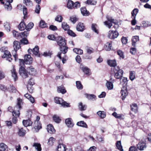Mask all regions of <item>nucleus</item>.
Wrapping results in <instances>:
<instances>
[{
  "mask_svg": "<svg viewBox=\"0 0 151 151\" xmlns=\"http://www.w3.org/2000/svg\"><path fill=\"white\" fill-rule=\"evenodd\" d=\"M112 70L114 73V77L116 79H120L121 80L123 76V70L120 69L118 66L113 68Z\"/></svg>",
  "mask_w": 151,
  "mask_h": 151,
  "instance_id": "nucleus-1",
  "label": "nucleus"
},
{
  "mask_svg": "<svg viewBox=\"0 0 151 151\" xmlns=\"http://www.w3.org/2000/svg\"><path fill=\"white\" fill-rule=\"evenodd\" d=\"M20 42L17 41H15L13 42V47L14 50L12 51V53L13 55L15 60L16 61L17 58V51L21 48Z\"/></svg>",
  "mask_w": 151,
  "mask_h": 151,
  "instance_id": "nucleus-2",
  "label": "nucleus"
},
{
  "mask_svg": "<svg viewBox=\"0 0 151 151\" xmlns=\"http://www.w3.org/2000/svg\"><path fill=\"white\" fill-rule=\"evenodd\" d=\"M17 100V104L15 106L14 111L13 112V116L19 117L20 114L19 110L21 109V104L22 102V100L20 98H18Z\"/></svg>",
  "mask_w": 151,
  "mask_h": 151,
  "instance_id": "nucleus-3",
  "label": "nucleus"
},
{
  "mask_svg": "<svg viewBox=\"0 0 151 151\" xmlns=\"http://www.w3.org/2000/svg\"><path fill=\"white\" fill-rule=\"evenodd\" d=\"M19 74L24 78H26L28 77V74L27 72V69L23 66L20 67L19 69Z\"/></svg>",
  "mask_w": 151,
  "mask_h": 151,
  "instance_id": "nucleus-4",
  "label": "nucleus"
},
{
  "mask_svg": "<svg viewBox=\"0 0 151 151\" xmlns=\"http://www.w3.org/2000/svg\"><path fill=\"white\" fill-rule=\"evenodd\" d=\"M68 47L66 45L63 46L59 47V49L60 52H59L57 56L60 59L62 58L61 55L62 53L65 54H66L68 50Z\"/></svg>",
  "mask_w": 151,
  "mask_h": 151,
  "instance_id": "nucleus-5",
  "label": "nucleus"
},
{
  "mask_svg": "<svg viewBox=\"0 0 151 151\" xmlns=\"http://www.w3.org/2000/svg\"><path fill=\"white\" fill-rule=\"evenodd\" d=\"M56 41L58 45L61 47L63 46L66 45V41L65 38L61 36H58L57 37Z\"/></svg>",
  "mask_w": 151,
  "mask_h": 151,
  "instance_id": "nucleus-6",
  "label": "nucleus"
},
{
  "mask_svg": "<svg viewBox=\"0 0 151 151\" xmlns=\"http://www.w3.org/2000/svg\"><path fill=\"white\" fill-rule=\"evenodd\" d=\"M119 35L118 32L116 31L110 30L109 32L108 37L110 39H114L117 37Z\"/></svg>",
  "mask_w": 151,
  "mask_h": 151,
  "instance_id": "nucleus-7",
  "label": "nucleus"
},
{
  "mask_svg": "<svg viewBox=\"0 0 151 151\" xmlns=\"http://www.w3.org/2000/svg\"><path fill=\"white\" fill-rule=\"evenodd\" d=\"M12 56L10 52L8 51H5L4 55L2 56L3 58H6V60L9 62H11L12 60L11 58Z\"/></svg>",
  "mask_w": 151,
  "mask_h": 151,
  "instance_id": "nucleus-8",
  "label": "nucleus"
},
{
  "mask_svg": "<svg viewBox=\"0 0 151 151\" xmlns=\"http://www.w3.org/2000/svg\"><path fill=\"white\" fill-rule=\"evenodd\" d=\"M28 74L32 76H35L37 74V72L32 66H30L27 68Z\"/></svg>",
  "mask_w": 151,
  "mask_h": 151,
  "instance_id": "nucleus-9",
  "label": "nucleus"
},
{
  "mask_svg": "<svg viewBox=\"0 0 151 151\" xmlns=\"http://www.w3.org/2000/svg\"><path fill=\"white\" fill-rule=\"evenodd\" d=\"M24 57L25 64H30L32 63V58L30 55H25Z\"/></svg>",
  "mask_w": 151,
  "mask_h": 151,
  "instance_id": "nucleus-10",
  "label": "nucleus"
},
{
  "mask_svg": "<svg viewBox=\"0 0 151 151\" xmlns=\"http://www.w3.org/2000/svg\"><path fill=\"white\" fill-rule=\"evenodd\" d=\"M65 123L67 127L69 128H72L74 125L73 121L71 118L66 119L65 120Z\"/></svg>",
  "mask_w": 151,
  "mask_h": 151,
  "instance_id": "nucleus-11",
  "label": "nucleus"
},
{
  "mask_svg": "<svg viewBox=\"0 0 151 151\" xmlns=\"http://www.w3.org/2000/svg\"><path fill=\"white\" fill-rule=\"evenodd\" d=\"M138 149L140 150H143L146 148V145L144 141L140 142L137 145Z\"/></svg>",
  "mask_w": 151,
  "mask_h": 151,
  "instance_id": "nucleus-12",
  "label": "nucleus"
},
{
  "mask_svg": "<svg viewBox=\"0 0 151 151\" xmlns=\"http://www.w3.org/2000/svg\"><path fill=\"white\" fill-rule=\"evenodd\" d=\"M34 127L36 132H37L42 128L41 124L40 121H35Z\"/></svg>",
  "mask_w": 151,
  "mask_h": 151,
  "instance_id": "nucleus-13",
  "label": "nucleus"
},
{
  "mask_svg": "<svg viewBox=\"0 0 151 151\" xmlns=\"http://www.w3.org/2000/svg\"><path fill=\"white\" fill-rule=\"evenodd\" d=\"M32 52L33 54L38 57H40L42 56L39 53V48L38 46L36 45L32 50Z\"/></svg>",
  "mask_w": 151,
  "mask_h": 151,
  "instance_id": "nucleus-14",
  "label": "nucleus"
},
{
  "mask_svg": "<svg viewBox=\"0 0 151 151\" xmlns=\"http://www.w3.org/2000/svg\"><path fill=\"white\" fill-rule=\"evenodd\" d=\"M47 129L48 132L50 134L54 133L55 132L53 125L51 124L47 126Z\"/></svg>",
  "mask_w": 151,
  "mask_h": 151,
  "instance_id": "nucleus-15",
  "label": "nucleus"
},
{
  "mask_svg": "<svg viewBox=\"0 0 151 151\" xmlns=\"http://www.w3.org/2000/svg\"><path fill=\"white\" fill-rule=\"evenodd\" d=\"M76 29L80 32H83L85 29V26L83 23L79 22L78 23L76 26Z\"/></svg>",
  "mask_w": 151,
  "mask_h": 151,
  "instance_id": "nucleus-16",
  "label": "nucleus"
},
{
  "mask_svg": "<svg viewBox=\"0 0 151 151\" xmlns=\"http://www.w3.org/2000/svg\"><path fill=\"white\" fill-rule=\"evenodd\" d=\"M81 13L84 16H88L90 14V12L87 11L85 7H83L81 8Z\"/></svg>",
  "mask_w": 151,
  "mask_h": 151,
  "instance_id": "nucleus-17",
  "label": "nucleus"
},
{
  "mask_svg": "<svg viewBox=\"0 0 151 151\" xmlns=\"http://www.w3.org/2000/svg\"><path fill=\"white\" fill-rule=\"evenodd\" d=\"M23 125L25 127L31 126L32 123L30 119L24 120L22 122Z\"/></svg>",
  "mask_w": 151,
  "mask_h": 151,
  "instance_id": "nucleus-18",
  "label": "nucleus"
},
{
  "mask_svg": "<svg viewBox=\"0 0 151 151\" xmlns=\"http://www.w3.org/2000/svg\"><path fill=\"white\" fill-rule=\"evenodd\" d=\"M11 71L12 74V76L14 78V81H16L17 80L18 77L17 73L14 67L13 68L12 70H11Z\"/></svg>",
  "mask_w": 151,
  "mask_h": 151,
  "instance_id": "nucleus-19",
  "label": "nucleus"
},
{
  "mask_svg": "<svg viewBox=\"0 0 151 151\" xmlns=\"http://www.w3.org/2000/svg\"><path fill=\"white\" fill-rule=\"evenodd\" d=\"M76 125L78 126L83 128H88V126L83 121H81L77 122Z\"/></svg>",
  "mask_w": 151,
  "mask_h": 151,
  "instance_id": "nucleus-20",
  "label": "nucleus"
},
{
  "mask_svg": "<svg viewBox=\"0 0 151 151\" xmlns=\"http://www.w3.org/2000/svg\"><path fill=\"white\" fill-rule=\"evenodd\" d=\"M85 95L86 98L89 100H91L92 101H94L96 99V96L93 94H88L86 93Z\"/></svg>",
  "mask_w": 151,
  "mask_h": 151,
  "instance_id": "nucleus-21",
  "label": "nucleus"
},
{
  "mask_svg": "<svg viewBox=\"0 0 151 151\" xmlns=\"http://www.w3.org/2000/svg\"><path fill=\"white\" fill-rule=\"evenodd\" d=\"M112 42H107L104 46V49L106 51H109L111 50L112 47Z\"/></svg>",
  "mask_w": 151,
  "mask_h": 151,
  "instance_id": "nucleus-22",
  "label": "nucleus"
},
{
  "mask_svg": "<svg viewBox=\"0 0 151 151\" xmlns=\"http://www.w3.org/2000/svg\"><path fill=\"white\" fill-rule=\"evenodd\" d=\"M57 91L58 93H61L63 94H65L66 92V91L63 85L58 87Z\"/></svg>",
  "mask_w": 151,
  "mask_h": 151,
  "instance_id": "nucleus-23",
  "label": "nucleus"
},
{
  "mask_svg": "<svg viewBox=\"0 0 151 151\" xmlns=\"http://www.w3.org/2000/svg\"><path fill=\"white\" fill-rule=\"evenodd\" d=\"M121 99L123 100L126 97V96H127L128 93L127 91L125 89L124 90H122L121 91Z\"/></svg>",
  "mask_w": 151,
  "mask_h": 151,
  "instance_id": "nucleus-24",
  "label": "nucleus"
},
{
  "mask_svg": "<svg viewBox=\"0 0 151 151\" xmlns=\"http://www.w3.org/2000/svg\"><path fill=\"white\" fill-rule=\"evenodd\" d=\"M108 64L111 67H113V68L116 67V60H109L107 61Z\"/></svg>",
  "mask_w": 151,
  "mask_h": 151,
  "instance_id": "nucleus-25",
  "label": "nucleus"
},
{
  "mask_svg": "<svg viewBox=\"0 0 151 151\" xmlns=\"http://www.w3.org/2000/svg\"><path fill=\"white\" fill-rule=\"evenodd\" d=\"M139 40L138 36H135L133 37L132 38V45L134 47L136 46V43Z\"/></svg>",
  "mask_w": 151,
  "mask_h": 151,
  "instance_id": "nucleus-26",
  "label": "nucleus"
},
{
  "mask_svg": "<svg viewBox=\"0 0 151 151\" xmlns=\"http://www.w3.org/2000/svg\"><path fill=\"white\" fill-rule=\"evenodd\" d=\"M80 68L85 74L88 75H90L89 74V69L87 67L81 65Z\"/></svg>",
  "mask_w": 151,
  "mask_h": 151,
  "instance_id": "nucleus-27",
  "label": "nucleus"
},
{
  "mask_svg": "<svg viewBox=\"0 0 151 151\" xmlns=\"http://www.w3.org/2000/svg\"><path fill=\"white\" fill-rule=\"evenodd\" d=\"M66 147L65 145L62 144H60L57 147V150L58 151H64Z\"/></svg>",
  "mask_w": 151,
  "mask_h": 151,
  "instance_id": "nucleus-28",
  "label": "nucleus"
},
{
  "mask_svg": "<svg viewBox=\"0 0 151 151\" xmlns=\"http://www.w3.org/2000/svg\"><path fill=\"white\" fill-rule=\"evenodd\" d=\"M138 12V9L137 8L134 9L131 12V18H136V16Z\"/></svg>",
  "mask_w": 151,
  "mask_h": 151,
  "instance_id": "nucleus-29",
  "label": "nucleus"
},
{
  "mask_svg": "<svg viewBox=\"0 0 151 151\" xmlns=\"http://www.w3.org/2000/svg\"><path fill=\"white\" fill-rule=\"evenodd\" d=\"M116 148L119 150L120 151H123V149L121 145V142L120 141H118L116 143Z\"/></svg>",
  "mask_w": 151,
  "mask_h": 151,
  "instance_id": "nucleus-30",
  "label": "nucleus"
},
{
  "mask_svg": "<svg viewBox=\"0 0 151 151\" xmlns=\"http://www.w3.org/2000/svg\"><path fill=\"white\" fill-rule=\"evenodd\" d=\"M131 110L134 112L135 113L137 112V105L135 103H133L130 106Z\"/></svg>",
  "mask_w": 151,
  "mask_h": 151,
  "instance_id": "nucleus-31",
  "label": "nucleus"
},
{
  "mask_svg": "<svg viewBox=\"0 0 151 151\" xmlns=\"http://www.w3.org/2000/svg\"><path fill=\"white\" fill-rule=\"evenodd\" d=\"M63 101V100L61 98L56 97L54 99L55 102L57 104H58L61 105Z\"/></svg>",
  "mask_w": 151,
  "mask_h": 151,
  "instance_id": "nucleus-32",
  "label": "nucleus"
},
{
  "mask_svg": "<svg viewBox=\"0 0 151 151\" xmlns=\"http://www.w3.org/2000/svg\"><path fill=\"white\" fill-rule=\"evenodd\" d=\"M26 133V131L22 128H19L18 134L19 136L23 137L24 136Z\"/></svg>",
  "mask_w": 151,
  "mask_h": 151,
  "instance_id": "nucleus-33",
  "label": "nucleus"
},
{
  "mask_svg": "<svg viewBox=\"0 0 151 151\" xmlns=\"http://www.w3.org/2000/svg\"><path fill=\"white\" fill-rule=\"evenodd\" d=\"M26 25L23 21H22L18 26V28L19 30H23L25 29Z\"/></svg>",
  "mask_w": 151,
  "mask_h": 151,
  "instance_id": "nucleus-34",
  "label": "nucleus"
},
{
  "mask_svg": "<svg viewBox=\"0 0 151 151\" xmlns=\"http://www.w3.org/2000/svg\"><path fill=\"white\" fill-rule=\"evenodd\" d=\"M29 35V32L28 31H25L22 32L19 34V37L22 38H26Z\"/></svg>",
  "mask_w": 151,
  "mask_h": 151,
  "instance_id": "nucleus-35",
  "label": "nucleus"
},
{
  "mask_svg": "<svg viewBox=\"0 0 151 151\" xmlns=\"http://www.w3.org/2000/svg\"><path fill=\"white\" fill-rule=\"evenodd\" d=\"M79 109L81 111H85L86 109L87 106L86 105H83L82 102H80L78 105Z\"/></svg>",
  "mask_w": 151,
  "mask_h": 151,
  "instance_id": "nucleus-36",
  "label": "nucleus"
},
{
  "mask_svg": "<svg viewBox=\"0 0 151 151\" xmlns=\"http://www.w3.org/2000/svg\"><path fill=\"white\" fill-rule=\"evenodd\" d=\"M33 146L35 147V149L37 151H41L42 150L41 145L40 143H34Z\"/></svg>",
  "mask_w": 151,
  "mask_h": 151,
  "instance_id": "nucleus-37",
  "label": "nucleus"
},
{
  "mask_svg": "<svg viewBox=\"0 0 151 151\" xmlns=\"http://www.w3.org/2000/svg\"><path fill=\"white\" fill-rule=\"evenodd\" d=\"M97 114L102 119L104 118L106 116V113L103 111H99L97 112Z\"/></svg>",
  "mask_w": 151,
  "mask_h": 151,
  "instance_id": "nucleus-38",
  "label": "nucleus"
},
{
  "mask_svg": "<svg viewBox=\"0 0 151 151\" xmlns=\"http://www.w3.org/2000/svg\"><path fill=\"white\" fill-rule=\"evenodd\" d=\"M74 2L71 0H68L67 4V7L69 9H73Z\"/></svg>",
  "mask_w": 151,
  "mask_h": 151,
  "instance_id": "nucleus-39",
  "label": "nucleus"
},
{
  "mask_svg": "<svg viewBox=\"0 0 151 151\" xmlns=\"http://www.w3.org/2000/svg\"><path fill=\"white\" fill-rule=\"evenodd\" d=\"M78 19L77 17L75 16H73L70 17V20L74 24L78 20Z\"/></svg>",
  "mask_w": 151,
  "mask_h": 151,
  "instance_id": "nucleus-40",
  "label": "nucleus"
},
{
  "mask_svg": "<svg viewBox=\"0 0 151 151\" xmlns=\"http://www.w3.org/2000/svg\"><path fill=\"white\" fill-rule=\"evenodd\" d=\"M62 27L65 30H68L69 29V27L65 22H63L62 24Z\"/></svg>",
  "mask_w": 151,
  "mask_h": 151,
  "instance_id": "nucleus-41",
  "label": "nucleus"
},
{
  "mask_svg": "<svg viewBox=\"0 0 151 151\" xmlns=\"http://www.w3.org/2000/svg\"><path fill=\"white\" fill-rule=\"evenodd\" d=\"M73 50L77 54L81 55L83 53V50L79 48H75L73 49Z\"/></svg>",
  "mask_w": 151,
  "mask_h": 151,
  "instance_id": "nucleus-42",
  "label": "nucleus"
},
{
  "mask_svg": "<svg viewBox=\"0 0 151 151\" xmlns=\"http://www.w3.org/2000/svg\"><path fill=\"white\" fill-rule=\"evenodd\" d=\"M7 148V146L4 143L0 144V151H5Z\"/></svg>",
  "mask_w": 151,
  "mask_h": 151,
  "instance_id": "nucleus-43",
  "label": "nucleus"
},
{
  "mask_svg": "<svg viewBox=\"0 0 151 151\" xmlns=\"http://www.w3.org/2000/svg\"><path fill=\"white\" fill-rule=\"evenodd\" d=\"M34 26V24L33 23L30 22L29 23L27 26H26V27H25V29L27 31H29Z\"/></svg>",
  "mask_w": 151,
  "mask_h": 151,
  "instance_id": "nucleus-44",
  "label": "nucleus"
},
{
  "mask_svg": "<svg viewBox=\"0 0 151 151\" xmlns=\"http://www.w3.org/2000/svg\"><path fill=\"white\" fill-rule=\"evenodd\" d=\"M135 72L134 71H130L129 72V78L131 81H133L135 78Z\"/></svg>",
  "mask_w": 151,
  "mask_h": 151,
  "instance_id": "nucleus-45",
  "label": "nucleus"
},
{
  "mask_svg": "<svg viewBox=\"0 0 151 151\" xmlns=\"http://www.w3.org/2000/svg\"><path fill=\"white\" fill-rule=\"evenodd\" d=\"M106 86L109 90H111L113 88V84L111 82L107 81L106 84Z\"/></svg>",
  "mask_w": 151,
  "mask_h": 151,
  "instance_id": "nucleus-46",
  "label": "nucleus"
},
{
  "mask_svg": "<svg viewBox=\"0 0 151 151\" xmlns=\"http://www.w3.org/2000/svg\"><path fill=\"white\" fill-rule=\"evenodd\" d=\"M85 3L88 5H95L96 4V2L94 0H87Z\"/></svg>",
  "mask_w": 151,
  "mask_h": 151,
  "instance_id": "nucleus-47",
  "label": "nucleus"
},
{
  "mask_svg": "<svg viewBox=\"0 0 151 151\" xmlns=\"http://www.w3.org/2000/svg\"><path fill=\"white\" fill-rule=\"evenodd\" d=\"M40 26L41 28H44L47 27V24L44 21L41 20L40 22Z\"/></svg>",
  "mask_w": 151,
  "mask_h": 151,
  "instance_id": "nucleus-48",
  "label": "nucleus"
},
{
  "mask_svg": "<svg viewBox=\"0 0 151 151\" xmlns=\"http://www.w3.org/2000/svg\"><path fill=\"white\" fill-rule=\"evenodd\" d=\"M112 115L116 118L122 119V114H117L116 112H114L112 113Z\"/></svg>",
  "mask_w": 151,
  "mask_h": 151,
  "instance_id": "nucleus-49",
  "label": "nucleus"
},
{
  "mask_svg": "<svg viewBox=\"0 0 151 151\" xmlns=\"http://www.w3.org/2000/svg\"><path fill=\"white\" fill-rule=\"evenodd\" d=\"M97 25L96 24H92L91 28L92 30L97 34L98 33V31L96 27H97Z\"/></svg>",
  "mask_w": 151,
  "mask_h": 151,
  "instance_id": "nucleus-50",
  "label": "nucleus"
},
{
  "mask_svg": "<svg viewBox=\"0 0 151 151\" xmlns=\"http://www.w3.org/2000/svg\"><path fill=\"white\" fill-rule=\"evenodd\" d=\"M76 86L78 89H82L83 88V86L82 85L81 82L80 81H78L76 82Z\"/></svg>",
  "mask_w": 151,
  "mask_h": 151,
  "instance_id": "nucleus-51",
  "label": "nucleus"
},
{
  "mask_svg": "<svg viewBox=\"0 0 151 151\" xmlns=\"http://www.w3.org/2000/svg\"><path fill=\"white\" fill-rule=\"evenodd\" d=\"M55 141V138L52 137H51L48 140V144L50 146H52L53 145V143Z\"/></svg>",
  "mask_w": 151,
  "mask_h": 151,
  "instance_id": "nucleus-52",
  "label": "nucleus"
},
{
  "mask_svg": "<svg viewBox=\"0 0 151 151\" xmlns=\"http://www.w3.org/2000/svg\"><path fill=\"white\" fill-rule=\"evenodd\" d=\"M117 54L119 56L120 58L124 59V55L123 52L121 50H118L117 52Z\"/></svg>",
  "mask_w": 151,
  "mask_h": 151,
  "instance_id": "nucleus-53",
  "label": "nucleus"
},
{
  "mask_svg": "<svg viewBox=\"0 0 151 151\" xmlns=\"http://www.w3.org/2000/svg\"><path fill=\"white\" fill-rule=\"evenodd\" d=\"M9 23L8 22H6L4 23V26L5 29L8 31H10V27L9 25Z\"/></svg>",
  "mask_w": 151,
  "mask_h": 151,
  "instance_id": "nucleus-54",
  "label": "nucleus"
},
{
  "mask_svg": "<svg viewBox=\"0 0 151 151\" xmlns=\"http://www.w3.org/2000/svg\"><path fill=\"white\" fill-rule=\"evenodd\" d=\"M20 42L23 45H27L28 43V41L26 38H22L20 40Z\"/></svg>",
  "mask_w": 151,
  "mask_h": 151,
  "instance_id": "nucleus-55",
  "label": "nucleus"
},
{
  "mask_svg": "<svg viewBox=\"0 0 151 151\" xmlns=\"http://www.w3.org/2000/svg\"><path fill=\"white\" fill-rule=\"evenodd\" d=\"M63 18L61 15L57 16L55 19V20L58 22H60L62 21Z\"/></svg>",
  "mask_w": 151,
  "mask_h": 151,
  "instance_id": "nucleus-56",
  "label": "nucleus"
},
{
  "mask_svg": "<svg viewBox=\"0 0 151 151\" xmlns=\"http://www.w3.org/2000/svg\"><path fill=\"white\" fill-rule=\"evenodd\" d=\"M53 118L54 120L57 123H59L61 121L59 116L56 115H54Z\"/></svg>",
  "mask_w": 151,
  "mask_h": 151,
  "instance_id": "nucleus-57",
  "label": "nucleus"
},
{
  "mask_svg": "<svg viewBox=\"0 0 151 151\" xmlns=\"http://www.w3.org/2000/svg\"><path fill=\"white\" fill-rule=\"evenodd\" d=\"M81 6L80 3L78 1L76 2L73 4V9H77L79 8Z\"/></svg>",
  "mask_w": 151,
  "mask_h": 151,
  "instance_id": "nucleus-58",
  "label": "nucleus"
},
{
  "mask_svg": "<svg viewBox=\"0 0 151 151\" xmlns=\"http://www.w3.org/2000/svg\"><path fill=\"white\" fill-rule=\"evenodd\" d=\"M68 34L73 37H75L76 36V35L72 30L69 29L68 30Z\"/></svg>",
  "mask_w": 151,
  "mask_h": 151,
  "instance_id": "nucleus-59",
  "label": "nucleus"
},
{
  "mask_svg": "<svg viewBox=\"0 0 151 151\" xmlns=\"http://www.w3.org/2000/svg\"><path fill=\"white\" fill-rule=\"evenodd\" d=\"M61 106L63 107H70V104L67 103L66 102L63 101L62 102Z\"/></svg>",
  "mask_w": 151,
  "mask_h": 151,
  "instance_id": "nucleus-60",
  "label": "nucleus"
},
{
  "mask_svg": "<svg viewBox=\"0 0 151 151\" xmlns=\"http://www.w3.org/2000/svg\"><path fill=\"white\" fill-rule=\"evenodd\" d=\"M35 84V83L34 79L32 78H31L28 81L27 85H29V86H32Z\"/></svg>",
  "mask_w": 151,
  "mask_h": 151,
  "instance_id": "nucleus-61",
  "label": "nucleus"
},
{
  "mask_svg": "<svg viewBox=\"0 0 151 151\" xmlns=\"http://www.w3.org/2000/svg\"><path fill=\"white\" fill-rule=\"evenodd\" d=\"M150 25V23L148 21H143L142 23V27H146Z\"/></svg>",
  "mask_w": 151,
  "mask_h": 151,
  "instance_id": "nucleus-62",
  "label": "nucleus"
},
{
  "mask_svg": "<svg viewBox=\"0 0 151 151\" xmlns=\"http://www.w3.org/2000/svg\"><path fill=\"white\" fill-rule=\"evenodd\" d=\"M19 34L17 32L14 30L13 31V36L14 37L17 38H19Z\"/></svg>",
  "mask_w": 151,
  "mask_h": 151,
  "instance_id": "nucleus-63",
  "label": "nucleus"
},
{
  "mask_svg": "<svg viewBox=\"0 0 151 151\" xmlns=\"http://www.w3.org/2000/svg\"><path fill=\"white\" fill-rule=\"evenodd\" d=\"M129 151H138L137 147L134 146H131L129 149Z\"/></svg>",
  "mask_w": 151,
  "mask_h": 151,
  "instance_id": "nucleus-64",
  "label": "nucleus"
}]
</instances>
